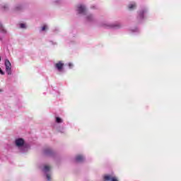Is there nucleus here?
<instances>
[{
    "instance_id": "10",
    "label": "nucleus",
    "mask_w": 181,
    "mask_h": 181,
    "mask_svg": "<svg viewBox=\"0 0 181 181\" xmlns=\"http://www.w3.org/2000/svg\"><path fill=\"white\" fill-rule=\"evenodd\" d=\"M127 9L129 11H134V9H136V2L132 1L127 5Z\"/></svg>"
},
{
    "instance_id": "14",
    "label": "nucleus",
    "mask_w": 181,
    "mask_h": 181,
    "mask_svg": "<svg viewBox=\"0 0 181 181\" xmlns=\"http://www.w3.org/2000/svg\"><path fill=\"white\" fill-rule=\"evenodd\" d=\"M0 8L1 9H4V11H6V9H8V8H9V6L8 5V4H4L0 6Z\"/></svg>"
},
{
    "instance_id": "9",
    "label": "nucleus",
    "mask_w": 181,
    "mask_h": 181,
    "mask_svg": "<svg viewBox=\"0 0 181 181\" xmlns=\"http://www.w3.org/2000/svg\"><path fill=\"white\" fill-rule=\"evenodd\" d=\"M103 179L105 181H118V178L117 177L110 175H105L103 176Z\"/></svg>"
},
{
    "instance_id": "22",
    "label": "nucleus",
    "mask_w": 181,
    "mask_h": 181,
    "mask_svg": "<svg viewBox=\"0 0 181 181\" xmlns=\"http://www.w3.org/2000/svg\"><path fill=\"white\" fill-rule=\"evenodd\" d=\"M0 62H1V57H0Z\"/></svg>"
},
{
    "instance_id": "2",
    "label": "nucleus",
    "mask_w": 181,
    "mask_h": 181,
    "mask_svg": "<svg viewBox=\"0 0 181 181\" xmlns=\"http://www.w3.org/2000/svg\"><path fill=\"white\" fill-rule=\"evenodd\" d=\"M14 144L20 153H27V152H29V149H30V146L22 138L16 139Z\"/></svg>"
},
{
    "instance_id": "8",
    "label": "nucleus",
    "mask_w": 181,
    "mask_h": 181,
    "mask_svg": "<svg viewBox=\"0 0 181 181\" xmlns=\"http://www.w3.org/2000/svg\"><path fill=\"white\" fill-rule=\"evenodd\" d=\"M4 66L6 67V73L8 74V76L12 75V64H11V62H9L8 59H6L4 61Z\"/></svg>"
},
{
    "instance_id": "16",
    "label": "nucleus",
    "mask_w": 181,
    "mask_h": 181,
    "mask_svg": "<svg viewBox=\"0 0 181 181\" xmlns=\"http://www.w3.org/2000/svg\"><path fill=\"white\" fill-rule=\"evenodd\" d=\"M20 28L21 29H25L26 28V24H24V23L20 24Z\"/></svg>"
},
{
    "instance_id": "19",
    "label": "nucleus",
    "mask_w": 181,
    "mask_h": 181,
    "mask_svg": "<svg viewBox=\"0 0 181 181\" xmlns=\"http://www.w3.org/2000/svg\"><path fill=\"white\" fill-rule=\"evenodd\" d=\"M0 74H1V76L5 75V72L2 71V69L1 67H0Z\"/></svg>"
},
{
    "instance_id": "13",
    "label": "nucleus",
    "mask_w": 181,
    "mask_h": 181,
    "mask_svg": "<svg viewBox=\"0 0 181 181\" xmlns=\"http://www.w3.org/2000/svg\"><path fill=\"white\" fill-rule=\"evenodd\" d=\"M129 31L131 33H138V32H139V28L135 27L134 28H130Z\"/></svg>"
},
{
    "instance_id": "15",
    "label": "nucleus",
    "mask_w": 181,
    "mask_h": 181,
    "mask_svg": "<svg viewBox=\"0 0 181 181\" xmlns=\"http://www.w3.org/2000/svg\"><path fill=\"white\" fill-rule=\"evenodd\" d=\"M0 32L4 34L6 33V30H5L1 23H0Z\"/></svg>"
},
{
    "instance_id": "7",
    "label": "nucleus",
    "mask_w": 181,
    "mask_h": 181,
    "mask_svg": "<svg viewBox=\"0 0 181 181\" xmlns=\"http://www.w3.org/2000/svg\"><path fill=\"white\" fill-rule=\"evenodd\" d=\"M146 13H148V8H144L138 11V19L144 21L146 19Z\"/></svg>"
},
{
    "instance_id": "18",
    "label": "nucleus",
    "mask_w": 181,
    "mask_h": 181,
    "mask_svg": "<svg viewBox=\"0 0 181 181\" xmlns=\"http://www.w3.org/2000/svg\"><path fill=\"white\" fill-rule=\"evenodd\" d=\"M68 66L69 69H73V67H74V65L71 62L68 63Z\"/></svg>"
},
{
    "instance_id": "12",
    "label": "nucleus",
    "mask_w": 181,
    "mask_h": 181,
    "mask_svg": "<svg viewBox=\"0 0 181 181\" xmlns=\"http://www.w3.org/2000/svg\"><path fill=\"white\" fill-rule=\"evenodd\" d=\"M44 153L45 155H52V153H53V151L52 150V148H48L45 149Z\"/></svg>"
},
{
    "instance_id": "17",
    "label": "nucleus",
    "mask_w": 181,
    "mask_h": 181,
    "mask_svg": "<svg viewBox=\"0 0 181 181\" xmlns=\"http://www.w3.org/2000/svg\"><path fill=\"white\" fill-rule=\"evenodd\" d=\"M47 29V25H44L42 27L41 30L42 32H45Z\"/></svg>"
},
{
    "instance_id": "21",
    "label": "nucleus",
    "mask_w": 181,
    "mask_h": 181,
    "mask_svg": "<svg viewBox=\"0 0 181 181\" xmlns=\"http://www.w3.org/2000/svg\"><path fill=\"white\" fill-rule=\"evenodd\" d=\"M55 2H56V4H60V1H57Z\"/></svg>"
},
{
    "instance_id": "4",
    "label": "nucleus",
    "mask_w": 181,
    "mask_h": 181,
    "mask_svg": "<svg viewBox=\"0 0 181 181\" xmlns=\"http://www.w3.org/2000/svg\"><path fill=\"white\" fill-rule=\"evenodd\" d=\"M100 26L105 29H118L121 27V24L119 23L103 22L100 24Z\"/></svg>"
},
{
    "instance_id": "3",
    "label": "nucleus",
    "mask_w": 181,
    "mask_h": 181,
    "mask_svg": "<svg viewBox=\"0 0 181 181\" xmlns=\"http://www.w3.org/2000/svg\"><path fill=\"white\" fill-rule=\"evenodd\" d=\"M54 129L58 132H61V134H64V120L63 118L56 116L54 118Z\"/></svg>"
},
{
    "instance_id": "20",
    "label": "nucleus",
    "mask_w": 181,
    "mask_h": 181,
    "mask_svg": "<svg viewBox=\"0 0 181 181\" xmlns=\"http://www.w3.org/2000/svg\"><path fill=\"white\" fill-rule=\"evenodd\" d=\"M0 93H4V89L0 88Z\"/></svg>"
},
{
    "instance_id": "11",
    "label": "nucleus",
    "mask_w": 181,
    "mask_h": 181,
    "mask_svg": "<svg viewBox=\"0 0 181 181\" xmlns=\"http://www.w3.org/2000/svg\"><path fill=\"white\" fill-rule=\"evenodd\" d=\"M84 159H86V158L84 157V156L79 154L78 156H76L75 158V161L80 163V162H83L84 161Z\"/></svg>"
},
{
    "instance_id": "6",
    "label": "nucleus",
    "mask_w": 181,
    "mask_h": 181,
    "mask_svg": "<svg viewBox=\"0 0 181 181\" xmlns=\"http://www.w3.org/2000/svg\"><path fill=\"white\" fill-rule=\"evenodd\" d=\"M42 170L46 176L47 180L50 181L52 179V167H50V165H45L42 167Z\"/></svg>"
},
{
    "instance_id": "5",
    "label": "nucleus",
    "mask_w": 181,
    "mask_h": 181,
    "mask_svg": "<svg viewBox=\"0 0 181 181\" xmlns=\"http://www.w3.org/2000/svg\"><path fill=\"white\" fill-rule=\"evenodd\" d=\"M54 69L57 71V74L62 75L64 74V62L58 61L54 64Z\"/></svg>"
},
{
    "instance_id": "1",
    "label": "nucleus",
    "mask_w": 181,
    "mask_h": 181,
    "mask_svg": "<svg viewBox=\"0 0 181 181\" xmlns=\"http://www.w3.org/2000/svg\"><path fill=\"white\" fill-rule=\"evenodd\" d=\"M76 12L79 15H83L86 22H94V16L87 11V7H86V5L78 4L76 6Z\"/></svg>"
}]
</instances>
